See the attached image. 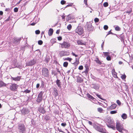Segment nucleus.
<instances>
[{
    "label": "nucleus",
    "mask_w": 133,
    "mask_h": 133,
    "mask_svg": "<svg viewBox=\"0 0 133 133\" xmlns=\"http://www.w3.org/2000/svg\"><path fill=\"white\" fill-rule=\"evenodd\" d=\"M59 54L61 56L68 55H69V52L67 51H60Z\"/></svg>",
    "instance_id": "obj_8"
},
{
    "label": "nucleus",
    "mask_w": 133,
    "mask_h": 133,
    "mask_svg": "<svg viewBox=\"0 0 133 133\" xmlns=\"http://www.w3.org/2000/svg\"><path fill=\"white\" fill-rule=\"evenodd\" d=\"M58 39L59 41H61L62 39V38L61 37L59 36L58 37Z\"/></svg>",
    "instance_id": "obj_55"
},
{
    "label": "nucleus",
    "mask_w": 133,
    "mask_h": 133,
    "mask_svg": "<svg viewBox=\"0 0 133 133\" xmlns=\"http://www.w3.org/2000/svg\"><path fill=\"white\" fill-rule=\"evenodd\" d=\"M36 62V60L33 59L26 63V65L28 66H32L34 65Z\"/></svg>",
    "instance_id": "obj_9"
},
{
    "label": "nucleus",
    "mask_w": 133,
    "mask_h": 133,
    "mask_svg": "<svg viewBox=\"0 0 133 133\" xmlns=\"http://www.w3.org/2000/svg\"><path fill=\"white\" fill-rule=\"evenodd\" d=\"M6 86V84L5 83L2 81L0 82V87H1L3 86Z\"/></svg>",
    "instance_id": "obj_21"
},
{
    "label": "nucleus",
    "mask_w": 133,
    "mask_h": 133,
    "mask_svg": "<svg viewBox=\"0 0 133 133\" xmlns=\"http://www.w3.org/2000/svg\"><path fill=\"white\" fill-rule=\"evenodd\" d=\"M44 119L46 121H48L50 119V117L48 115H46L45 116Z\"/></svg>",
    "instance_id": "obj_27"
},
{
    "label": "nucleus",
    "mask_w": 133,
    "mask_h": 133,
    "mask_svg": "<svg viewBox=\"0 0 133 133\" xmlns=\"http://www.w3.org/2000/svg\"><path fill=\"white\" fill-rule=\"evenodd\" d=\"M65 2L66 1L64 0H62L61 2V4L62 5L64 4Z\"/></svg>",
    "instance_id": "obj_48"
},
{
    "label": "nucleus",
    "mask_w": 133,
    "mask_h": 133,
    "mask_svg": "<svg viewBox=\"0 0 133 133\" xmlns=\"http://www.w3.org/2000/svg\"><path fill=\"white\" fill-rule=\"evenodd\" d=\"M91 87L96 90H98L99 88V85L98 84H92L91 85Z\"/></svg>",
    "instance_id": "obj_10"
},
{
    "label": "nucleus",
    "mask_w": 133,
    "mask_h": 133,
    "mask_svg": "<svg viewBox=\"0 0 133 133\" xmlns=\"http://www.w3.org/2000/svg\"><path fill=\"white\" fill-rule=\"evenodd\" d=\"M29 112L28 109L25 108H23L21 110L22 114H28Z\"/></svg>",
    "instance_id": "obj_13"
},
{
    "label": "nucleus",
    "mask_w": 133,
    "mask_h": 133,
    "mask_svg": "<svg viewBox=\"0 0 133 133\" xmlns=\"http://www.w3.org/2000/svg\"><path fill=\"white\" fill-rule=\"evenodd\" d=\"M66 125V124L65 123H62L61 124V125L64 127H65Z\"/></svg>",
    "instance_id": "obj_43"
},
{
    "label": "nucleus",
    "mask_w": 133,
    "mask_h": 133,
    "mask_svg": "<svg viewBox=\"0 0 133 133\" xmlns=\"http://www.w3.org/2000/svg\"><path fill=\"white\" fill-rule=\"evenodd\" d=\"M40 31L39 30H36L35 31V33L37 34H40Z\"/></svg>",
    "instance_id": "obj_49"
},
{
    "label": "nucleus",
    "mask_w": 133,
    "mask_h": 133,
    "mask_svg": "<svg viewBox=\"0 0 133 133\" xmlns=\"http://www.w3.org/2000/svg\"><path fill=\"white\" fill-rule=\"evenodd\" d=\"M110 53L108 52H103V54H104V55L105 56H108L109 55V54Z\"/></svg>",
    "instance_id": "obj_37"
},
{
    "label": "nucleus",
    "mask_w": 133,
    "mask_h": 133,
    "mask_svg": "<svg viewBox=\"0 0 133 133\" xmlns=\"http://www.w3.org/2000/svg\"><path fill=\"white\" fill-rule=\"evenodd\" d=\"M72 26L70 24H69L67 26V29L69 30H70Z\"/></svg>",
    "instance_id": "obj_34"
},
{
    "label": "nucleus",
    "mask_w": 133,
    "mask_h": 133,
    "mask_svg": "<svg viewBox=\"0 0 133 133\" xmlns=\"http://www.w3.org/2000/svg\"><path fill=\"white\" fill-rule=\"evenodd\" d=\"M117 106V105L115 104H114L111 105L109 107H108L107 109L109 110H113L115 109Z\"/></svg>",
    "instance_id": "obj_12"
},
{
    "label": "nucleus",
    "mask_w": 133,
    "mask_h": 133,
    "mask_svg": "<svg viewBox=\"0 0 133 133\" xmlns=\"http://www.w3.org/2000/svg\"><path fill=\"white\" fill-rule=\"evenodd\" d=\"M116 128L118 131L121 132H122V131L124 130L123 125L119 122L116 123Z\"/></svg>",
    "instance_id": "obj_2"
},
{
    "label": "nucleus",
    "mask_w": 133,
    "mask_h": 133,
    "mask_svg": "<svg viewBox=\"0 0 133 133\" xmlns=\"http://www.w3.org/2000/svg\"><path fill=\"white\" fill-rule=\"evenodd\" d=\"M49 71L48 69L46 68H43L42 70V74L44 77H48L49 75Z\"/></svg>",
    "instance_id": "obj_3"
},
{
    "label": "nucleus",
    "mask_w": 133,
    "mask_h": 133,
    "mask_svg": "<svg viewBox=\"0 0 133 133\" xmlns=\"http://www.w3.org/2000/svg\"><path fill=\"white\" fill-rule=\"evenodd\" d=\"M103 6L105 7H106L108 5V3L107 2H105L103 3Z\"/></svg>",
    "instance_id": "obj_39"
},
{
    "label": "nucleus",
    "mask_w": 133,
    "mask_h": 133,
    "mask_svg": "<svg viewBox=\"0 0 133 133\" xmlns=\"http://www.w3.org/2000/svg\"><path fill=\"white\" fill-rule=\"evenodd\" d=\"M120 37L121 38L122 40L124 39V36L122 35H120Z\"/></svg>",
    "instance_id": "obj_53"
},
{
    "label": "nucleus",
    "mask_w": 133,
    "mask_h": 133,
    "mask_svg": "<svg viewBox=\"0 0 133 133\" xmlns=\"http://www.w3.org/2000/svg\"><path fill=\"white\" fill-rule=\"evenodd\" d=\"M40 85L39 83H38L36 85V87L37 88H38L39 87Z\"/></svg>",
    "instance_id": "obj_61"
},
{
    "label": "nucleus",
    "mask_w": 133,
    "mask_h": 133,
    "mask_svg": "<svg viewBox=\"0 0 133 133\" xmlns=\"http://www.w3.org/2000/svg\"><path fill=\"white\" fill-rule=\"evenodd\" d=\"M51 74H53L55 76L57 74V73L55 71H52Z\"/></svg>",
    "instance_id": "obj_47"
},
{
    "label": "nucleus",
    "mask_w": 133,
    "mask_h": 133,
    "mask_svg": "<svg viewBox=\"0 0 133 133\" xmlns=\"http://www.w3.org/2000/svg\"><path fill=\"white\" fill-rule=\"evenodd\" d=\"M110 114H115L117 113V110L112 111L110 112Z\"/></svg>",
    "instance_id": "obj_33"
},
{
    "label": "nucleus",
    "mask_w": 133,
    "mask_h": 133,
    "mask_svg": "<svg viewBox=\"0 0 133 133\" xmlns=\"http://www.w3.org/2000/svg\"><path fill=\"white\" fill-rule=\"evenodd\" d=\"M21 77V76H17L16 77H12V80L16 81H18L20 80Z\"/></svg>",
    "instance_id": "obj_16"
},
{
    "label": "nucleus",
    "mask_w": 133,
    "mask_h": 133,
    "mask_svg": "<svg viewBox=\"0 0 133 133\" xmlns=\"http://www.w3.org/2000/svg\"><path fill=\"white\" fill-rule=\"evenodd\" d=\"M88 123L90 125H92V122L88 121Z\"/></svg>",
    "instance_id": "obj_57"
},
{
    "label": "nucleus",
    "mask_w": 133,
    "mask_h": 133,
    "mask_svg": "<svg viewBox=\"0 0 133 133\" xmlns=\"http://www.w3.org/2000/svg\"><path fill=\"white\" fill-rule=\"evenodd\" d=\"M62 48H68L70 46V45L69 43L64 42L63 43L60 44Z\"/></svg>",
    "instance_id": "obj_6"
},
{
    "label": "nucleus",
    "mask_w": 133,
    "mask_h": 133,
    "mask_svg": "<svg viewBox=\"0 0 133 133\" xmlns=\"http://www.w3.org/2000/svg\"><path fill=\"white\" fill-rule=\"evenodd\" d=\"M18 87V85L15 84H11L9 85L10 88L11 90L13 91H14Z\"/></svg>",
    "instance_id": "obj_7"
},
{
    "label": "nucleus",
    "mask_w": 133,
    "mask_h": 133,
    "mask_svg": "<svg viewBox=\"0 0 133 133\" xmlns=\"http://www.w3.org/2000/svg\"><path fill=\"white\" fill-rule=\"evenodd\" d=\"M68 63L66 62H64L63 64V66L64 67H66L68 65Z\"/></svg>",
    "instance_id": "obj_31"
},
{
    "label": "nucleus",
    "mask_w": 133,
    "mask_h": 133,
    "mask_svg": "<svg viewBox=\"0 0 133 133\" xmlns=\"http://www.w3.org/2000/svg\"><path fill=\"white\" fill-rule=\"evenodd\" d=\"M132 12V9L130 8L127 11H125V12L127 13H128V15L130 14Z\"/></svg>",
    "instance_id": "obj_23"
},
{
    "label": "nucleus",
    "mask_w": 133,
    "mask_h": 133,
    "mask_svg": "<svg viewBox=\"0 0 133 133\" xmlns=\"http://www.w3.org/2000/svg\"><path fill=\"white\" fill-rule=\"evenodd\" d=\"M56 83L58 87H61V84L59 80L57 79L56 81Z\"/></svg>",
    "instance_id": "obj_20"
},
{
    "label": "nucleus",
    "mask_w": 133,
    "mask_h": 133,
    "mask_svg": "<svg viewBox=\"0 0 133 133\" xmlns=\"http://www.w3.org/2000/svg\"><path fill=\"white\" fill-rule=\"evenodd\" d=\"M64 60L65 61H68L70 62H71V61L72 60V59L71 58H70L69 57H67L66 58H65V59H64Z\"/></svg>",
    "instance_id": "obj_30"
},
{
    "label": "nucleus",
    "mask_w": 133,
    "mask_h": 133,
    "mask_svg": "<svg viewBox=\"0 0 133 133\" xmlns=\"http://www.w3.org/2000/svg\"><path fill=\"white\" fill-rule=\"evenodd\" d=\"M121 117L123 119H126L127 117V115L126 114L123 113L121 115Z\"/></svg>",
    "instance_id": "obj_19"
},
{
    "label": "nucleus",
    "mask_w": 133,
    "mask_h": 133,
    "mask_svg": "<svg viewBox=\"0 0 133 133\" xmlns=\"http://www.w3.org/2000/svg\"><path fill=\"white\" fill-rule=\"evenodd\" d=\"M53 32V30L52 29L50 28L48 32V35L49 36H50L52 35Z\"/></svg>",
    "instance_id": "obj_17"
},
{
    "label": "nucleus",
    "mask_w": 133,
    "mask_h": 133,
    "mask_svg": "<svg viewBox=\"0 0 133 133\" xmlns=\"http://www.w3.org/2000/svg\"><path fill=\"white\" fill-rule=\"evenodd\" d=\"M38 43L39 45H41L43 44V42L41 40H39L38 41Z\"/></svg>",
    "instance_id": "obj_40"
},
{
    "label": "nucleus",
    "mask_w": 133,
    "mask_h": 133,
    "mask_svg": "<svg viewBox=\"0 0 133 133\" xmlns=\"http://www.w3.org/2000/svg\"><path fill=\"white\" fill-rule=\"evenodd\" d=\"M106 59L108 61H110L111 60V58L110 56V55L107 57Z\"/></svg>",
    "instance_id": "obj_42"
},
{
    "label": "nucleus",
    "mask_w": 133,
    "mask_h": 133,
    "mask_svg": "<svg viewBox=\"0 0 133 133\" xmlns=\"http://www.w3.org/2000/svg\"><path fill=\"white\" fill-rule=\"evenodd\" d=\"M108 28V26L107 25H105L104 26V29L105 30H107Z\"/></svg>",
    "instance_id": "obj_45"
},
{
    "label": "nucleus",
    "mask_w": 133,
    "mask_h": 133,
    "mask_svg": "<svg viewBox=\"0 0 133 133\" xmlns=\"http://www.w3.org/2000/svg\"><path fill=\"white\" fill-rule=\"evenodd\" d=\"M58 130L59 132H62L64 133V132L63 131H62L61 129H59V128H58Z\"/></svg>",
    "instance_id": "obj_60"
},
{
    "label": "nucleus",
    "mask_w": 133,
    "mask_h": 133,
    "mask_svg": "<svg viewBox=\"0 0 133 133\" xmlns=\"http://www.w3.org/2000/svg\"><path fill=\"white\" fill-rule=\"evenodd\" d=\"M118 63L119 64L121 65L123 63V62L121 61H119Z\"/></svg>",
    "instance_id": "obj_63"
},
{
    "label": "nucleus",
    "mask_w": 133,
    "mask_h": 133,
    "mask_svg": "<svg viewBox=\"0 0 133 133\" xmlns=\"http://www.w3.org/2000/svg\"><path fill=\"white\" fill-rule=\"evenodd\" d=\"M21 38H15L13 41V43L15 44H18L21 40Z\"/></svg>",
    "instance_id": "obj_11"
},
{
    "label": "nucleus",
    "mask_w": 133,
    "mask_h": 133,
    "mask_svg": "<svg viewBox=\"0 0 133 133\" xmlns=\"http://www.w3.org/2000/svg\"><path fill=\"white\" fill-rule=\"evenodd\" d=\"M116 103L119 105H120L121 104V102L119 100H117L116 101Z\"/></svg>",
    "instance_id": "obj_38"
},
{
    "label": "nucleus",
    "mask_w": 133,
    "mask_h": 133,
    "mask_svg": "<svg viewBox=\"0 0 133 133\" xmlns=\"http://www.w3.org/2000/svg\"><path fill=\"white\" fill-rule=\"evenodd\" d=\"M87 96L88 98L91 99H93V97L91 95H90L89 94H87Z\"/></svg>",
    "instance_id": "obj_32"
},
{
    "label": "nucleus",
    "mask_w": 133,
    "mask_h": 133,
    "mask_svg": "<svg viewBox=\"0 0 133 133\" xmlns=\"http://www.w3.org/2000/svg\"><path fill=\"white\" fill-rule=\"evenodd\" d=\"M77 43L78 45H85L86 44V42H84L82 40H79L77 41Z\"/></svg>",
    "instance_id": "obj_14"
},
{
    "label": "nucleus",
    "mask_w": 133,
    "mask_h": 133,
    "mask_svg": "<svg viewBox=\"0 0 133 133\" xmlns=\"http://www.w3.org/2000/svg\"><path fill=\"white\" fill-rule=\"evenodd\" d=\"M83 69V67L82 65L79 66L78 67V69L79 70H82Z\"/></svg>",
    "instance_id": "obj_51"
},
{
    "label": "nucleus",
    "mask_w": 133,
    "mask_h": 133,
    "mask_svg": "<svg viewBox=\"0 0 133 133\" xmlns=\"http://www.w3.org/2000/svg\"><path fill=\"white\" fill-rule=\"evenodd\" d=\"M18 9L17 8H14V11L15 12H18Z\"/></svg>",
    "instance_id": "obj_44"
},
{
    "label": "nucleus",
    "mask_w": 133,
    "mask_h": 133,
    "mask_svg": "<svg viewBox=\"0 0 133 133\" xmlns=\"http://www.w3.org/2000/svg\"><path fill=\"white\" fill-rule=\"evenodd\" d=\"M56 70L58 72L59 74H61V71H59V69L58 68H56Z\"/></svg>",
    "instance_id": "obj_59"
},
{
    "label": "nucleus",
    "mask_w": 133,
    "mask_h": 133,
    "mask_svg": "<svg viewBox=\"0 0 133 133\" xmlns=\"http://www.w3.org/2000/svg\"><path fill=\"white\" fill-rule=\"evenodd\" d=\"M24 92H25L26 94V93H29L30 92V90H29L28 89H26L25 90H24V91H23Z\"/></svg>",
    "instance_id": "obj_36"
},
{
    "label": "nucleus",
    "mask_w": 133,
    "mask_h": 133,
    "mask_svg": "<svg viewBox=\"0 0 133 133\" xmlns=\"http://www.w3.org/2000/svg\"><path fill=\"white\" fill-rule=\"evenodd\" d=\"M9 8H6L5 9V11H9Z\"/></svg>",
    "instance_id": "obj_64"
},
{
    "label": "nucleus",
    "mask_w": 133,
    "mask_h": 133,
    "mask_svg": "<svg viewBox=\"0 0 133 133\" xmlns=\"http://www.w3.org/2000/svg\"><path fill=\"white\" fill-rule=\"evenodd\" d=\"M96 95L97 97H98L99 98H100L102 100H104V99L101 97V96L100 95H99L98 94H96Z\"/></svg>",
    "instance_id": "obj_50"
},
{
    "label": "nucleus",
    "mask_w": 133,
    "mask_h": 133,
    "mask_svg": "<svg viewBox=\"0 0 133 133\" xmlns=\"http://www.w3.org/2000/svg\"><path fill=\"white\" fill-rule=\"evenodd\" d=\"M43 92L42 91H41L39 94L38 96V97L41 98H42V96L43 94Z\"/></svg>",
    "instance_id": "obj_25"
},
{
    "label": "nucleus",
    "mask_w": 133,
    "mask_h": 133,
    "mask_svg": "<svg viewBox=\"0 0 133 133\" xmlns=\"http://www.w3.org/2000/svg\"><path fill=\"white\" fill-rule=\"evenodd\" d=\"M103 110L102 109V108H98L97 109V110L98 111L100 112H102V111H103Z\"/></svg>",
    "instance_id": "obj_35"
},
{
    "label": "nucleus",
    "mask_w": 133,
    "mask_h": 133,
    "mask_svg": "<svg viewBox=\"0 0 133 133\" xmlns=\"http://www.w3.org/2000/svg\"><path fill=\"white\" fill-rule=\"evenodd\" d=\"M85 29L88 31H92L94 27L92 26L91 23L90 22L87 23L85 26Z\"/></svg>",
    "instance_id": "obj_1"
},
{
    "label": "nucleus",
    "mask_w": 133,
    "mask_h": 133,
    "mask_svg": "<svg viewBox=\"0 0 133 133\" xmlns=\"http://www.w3.org/2000/svg\"><path fill=\"white\" fill-rule=\"evenodd\" d=\"M114 34L111 32V31H109L108 32V33L107 35H109V34Z\"/></svg>",
    "instance_id": "obj_58"
},
{
    "label": "nucleus",
    "mask_w": 133,
    "mask_h": 133,
    "mask_svg": "<svg viewBox=\"0 0 133 133\" xmlns=\"http://www.w3.org/2000/svg\"><path fill=\"white\" fill-rule=\"evenodd\" d=\"M38 110L40 112L43 114H44L45 113V111L43 107H40L38 109Z\"/></svg>",
    "instance_id": "obj_15"
},
{
    "label": "nucleus",
    "mask_w": 133,
    "mask_h": 133,
    "mask_svg": "<svg viewBox=\"0 0 133 133\" xmlns=\"http://www.w3.org/2000/svg\"><path fill=\"white\" fill-rule=\"evenodd\" d=\"M115 30L116 31H119L121 30V28L118 26H116L115 28Z\"/></svg>",
    "instance_id": "obj_26"
},
{
    "label": "nucleus",
    "mask_w": 133,
    "mask_h": 133,
    "mask_svg": "<svg viewBox=\"0 0 133 133\" xmlns=\"http://www.w3.org/2000/svg\"><path fill=\"white\" fill-rule=\"evenodd\" d=\"M99 19L97 18H95L94 19V21L96 22H98L99 21Z\"/></svg>",
    "instance_id": "obj_52"
},
{
    "label": "nucleus",
    "mask_w": 133,
    "mask_h": 133,
    "mask_svg": "<svg viewBox=\"0 0 133 133\" xmlns=\"http://www.w3.org/2000/svg\"><path fill=\"white\" fill-rule=\"evenodd\" d=\"M126 77V76L125 75H122L121 76V78L123 79H125V78Z\"/></svg>",
    "instance_id": "obj_41"
},
{
    "label": "nucleus",
    "mask_w": 133,
    "mask_h": 133,
    "mask_svg": "<svg viewBox=\"0 0 133 133\" xmlns=\"http://www.w3.org/2000/svg\"><path fill=\"white\" fill-rule=\"evenodd\" d=\"M107 126L108 127L111 128L112 129H113L114 130L115 129V127L112 125H111L110 124H108L107 125Z\"/></svg>",
    "instance_id": "obj_22"
},
{
    "label": "nucleus",
    "mask_w": 133,
    "mask_h": 133,
    "mask_svg": "<svg viewBox=\"0 0 133 133\" xmlns=\"http://www.w3.org/2000/svg\"><path fill=\"white\" fill-rule=\"evenodd\" d=\"M87 0H84V3L86 5H87Z\"/></svg>",
    "instance_id": "obj_62"
},
{
    "label": "nucleus",
    "mask_w": 133,
    "mask_h": 133,
    "mask_svg": "<svg viewBox=\"0 0 133 133\" xmlns=\"http://www.w3.org/2000/svg\"><path fill=\"white\" fill-rule=\"evenodd\" d=\"M54 94L56 95V96H57L58 95V91L57 89L56 88H54Z\"/></svg>",
    "instance_id": "obj_28"
},
{
    "label": "nucleus",
    "mask_w": 133,
    "mask_h": 133,
    "mask_svg": "<svg viewBox=\"0 0 133 133\" xmlns=\"http://www.w3.org/2000/svg\"><path fill=\"white\" fill-rule=\"evenodd\" d=\"M74 17L72 15H69L67 16V20H69L71 19H74Z\"/></svg>",
    "instance_id": "obj_18"
},
{
    "label": "nucleus",
    "mask_w": 133,
    "mask_h": 133,
    "mask_svg": "<svg viewBox=\"0 0 133 133\" xmlns=\"http://www.w3.org/2000/svg\"><path fill=\"white\" fill-rule=\"evenodd\" d=\"M20 133H25L26 128L23 124H19L18 127Z\"/></svg>",
    "instance_id": "obj_4"
},
{
    "label": "nucleus",
    "mask_w": 133,
    "mask_h": 133,
    "mask_svg": "<svg viewBox=\"0 0 133 133\" xmlns=\"http://www.w3.org/2000/svg\"><path fill=\"white\" fill-rule=\"evenodd\" d=\"M72 55L73 56H74L76 57H77L78 56L77 55H76L75 53H73V52H72Z\"/></svg>",
    "instance_id": "obj_54"
},
{
    "label": "nucleus",
    "mask_w": 133,
    "mask_h": 133,
    "mask_svg": "<svg viewBox=\"0 0 133 133\" xmlns=\"http://www.w3.org/2000/svg\"><path fill=\"white\" fill-rule=\"evenodd\" d=\"M96 59L95 60L96 61V63L98 64H101L102 63L99 60V59L98 58H96Z\"/></svg>",
    "instance_id": "obj_29"
},
{
    "label": "nucleus",
    "mask_w": 133,
    "mask_h": 133,
    "mask_svg": "<svg viewBox=\"0 0 133 133\" xmlns=\"http://www.w3.org/2000/svg\"><path fill=\"white\" fill-rule=\"evenodd\" d=\"M49 60V58L48 57H46L45 59L46 62L48 63Z\"/></svg>",
    "instance_id": "obj_46"
},
{
    "label": "nucleus",
    "mask_w": 133,
    "mask_h": 133,
    "mask_svg": "<svg viewBox=\"0 0 133 133\" xmlns=\"http://www.w3.org/2000/svg\"><path fill=\"white\" fill-rule=\"evenodd\" d=\"M75 32L79 35H81L83 32V29L80 26H78L75 30Z\"/></svg>",
    "instance_id": "obj_5"
},
{
    "label": "nucleus",
    "mask_w": 133,
    "mask_h": 133,
    "mask_svg": "<svg viewBox=\"0 0 133 133\" xmlns=\"http://www.w3.org/2000/svg\"><path fill=\"white\" fill-rule=\"evenodd\" d=\"M42 100V98L39 97H38L36 101L38 103H40Z\"/></svg>",
    "instance_id": "obj_24"
},
{
    "label": "nucleus",
    "mask_w": 133,
    "mask_h": 133,
    "mask_svg": "<svg viewBox=\"0 0 133 133\" xmlns=\"http://www.w3.org/2000/svg\"><path fill=\"white\" fill-rule=\"evenodd\" d=\"M72 5V4L71 3H70V4H69L68 5L66 6V7L69 6H71Z\"/></svg>",
    "instance_id": "obj_56"
}]
</instances>
